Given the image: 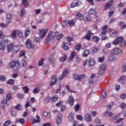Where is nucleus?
I'll return each mask as SVG.
<instances>
[{
	"mask_svg": "<svg viewBox=\"0 0 126 126\" xmlns=\"http://www.w3.org/2000/svg\"><path fill=\"white\" fill-rule=\"evenodd\" d=\"M58 34L59 32H54L53 31H50L46 37V41L50 42V41H52V40H54V39L57 37V35Z\"/></svg>",
	"mask_w": 126,
	"mask_h": 126,
	"instance_id": "obj_1",
	"label": "nucleus"
},
{
	"mask_svg": "<svg viewBox=\"0 0 126 126\" xmlns=\"http://www.w3.org/2000/svg\"><path fill=\"white\" fill-rule=\"evenodd\" d=\"M12 98V95L11 94H8L6 95V99H3L1 103V105H3V107H4V105H7V106H8L9 105V100Z\"/></svg>",
	"mask_w": 126,
	"mask_h": 126,
	"instance_id": "obj_2",
	"label": "nucleus"
},
{
	"mask_svg": "<svg viewBox=\"0 0 126 126\" xmlns=\"http://www.w3.org/2000/svg\"><path fill=\"white\" fill-rule=\"evenodd\" d=\"M95 11H96L95 9H91L89 11V14H87L86 16H85V20L87 21H90V20H91V16H90V15L94 14Z\"/></svg>",
	"mask_w": 126,
	"mask_h": 126,
	"instance_id": "obj_3",
	"label": "nucleus"
},
{
	"mask_svg": "<svg viewBox=\"0 0 126 126\" xmlns=\"http://www.w3.org/2000/svg\"><path fill=\"white\" fill-rule=\"evenodd\" d=\"M9 65L12 68H13L15 66L16 67H19L20 66V62L18 60L12 61L10 62Z\"/></svg>",
	"mask_w": 126,
	"mask_h": 126,
	"instance_id": "obj_4",
	"label": "nucleus"
},
{
	"mask_svg": "<svg viewBox=\"0 0 126 126\" xmlns=\"http://www.w3.org/2000/svg\"><path fill=\"white\" fill-rule=\"evenodd\" d=\"M8 41L6 39H3L0 42V50L1 51H4V48L7 46Z\"/></svg>",
	"mask_w": 126,
	"mask_h": 126,
	"instance_id": "obj_5",
	"label": "nucleus"
},
{
	"mask_svg": "<svg viewBox=\"0 0 126 126\" xmlns=\"http://www.w3.org/2000/svg\"><path fill=\"white\" fill-rule=\"evenodd\" d=\"M38 31L39 37L41 38V39H43V38L46 36V34L48 33V29H46L45 30L44 29L42 30L39 29Z\"/></svg>",
	"mask_w": 126,
	"mask_h": 126,
	"instance_id": "obj_6",
	"label": "nucleus"
},
{
	"mask_svg": "<svg viewBox=\"0 0 126 126\" xmlns=\"http://www.w3.org/2000/svg\"><path fill=\"white\" fill-rule=\"evenodd\" d=\"M26 46L28 49H33L35 45L32 44L31 40L29 39H27L26 42Z\"/></svg>",
	"mask_w": 126,
	"mask_h": 126,
	"instance_id": "obj_7",
	"label": "nucleus"
},
{
	"mask_svg": "<svg viewBox=\"0 0 126 126\" xmlns=\"http://www.w3.org/2000/svg\"><path fill=\"white\" fill-rule=\"evenodd\" d=\"M106 68H107V66L105 64L101 65L98 72L99 75H102V74H104L105 70H106Z\"/></svg>",
	"mask_w": 126,
	"mask_h": 126,
	"instance_id": "obj_8",
	"label": "nucleus"
},
{
	"mask_svg": "<svg viewBox=\"0 0 126 126\" xmlns=\"http://www.w3.org/2000/svg\"><path fill=\"white\" fill-rule=\"evenodd\" d=\"M85 77V74H82L81 75H77V74H74V78L75 80H77L78 81H79L81 79H83Z\"/></svg>",
	"mask_w": 126,
	"mask_h": 126,
	"instance_id": "obj_9",
	"label": "nucleus"
},
{
	"mask_svg": "<svg viewBox=\"0 0 126 126\" xmlns=\"http://www.w3.org/2000/svg\"><path fill=\"white\" fill-rule=\"evenodd\" d=\"M57 80H58V78H57V76L56 75L52 76L51 78V83H50V86H53V85H55Z\"/></svg>",
	"mask_w": 126,
	"mask_h": 126,
	"instance_id": "obj_10",
	"label": "nucleus"
},
{
	"mask_svg": "<svg viewBox=\"0 0 126 126\" xmlns=\"http://www.w3.org/2000/svg\"><path fill=\"white\" fill-rule=\"evenodd\" d=\"M93 36V33H92L90 31H88L87 35L85 36V39L88 41H90L91 36Z\"/></svg>",
	"mask_w": 126,
	"mask_h": 126,
	"instance_id": "obj_11",
	"label": "nucleus"
},
{
	"mask_svg": "<svg viewBox=\"0 0 126 126\" xmlns=\"http://www.w3.org/2000/svg\"><path fill=\"white\" fill-rule=\"evenodd\" d=\"M85 121L87 122V123H90L92 121V118L91 117V115L89 114H87L85 116Z\"/></svg>",
	"mask_w": 126,
	"mask_h": 126,
	"instance_id": "obj_12",
	"label": "nucleus"
},
{
	"mask_svg": "<svg viewBox=\"0 0 126 126\" xmlns=\"http://www.w3.org/2000/svg\"><path fill=\"white\" fill-rule=\"evenodd\" d=\"M67 74H68V70H67V69H65L63 71L62 75L60 76L59 77L60 80H62V79H63V78H64V76H65V75H67Z\"/></svg>",
	"mask_w": 126,
	"mask_h": 126,
	"instance_id": "obj_13",
	"label": "nucleus"
},
{
	"mask_svg": "<svg viewBox=\"0 0 126 126\" xmlns=\"http://www.w3.org/2000/svg\"><path fill=\"white\" fill-rule=\"evenodd\" d=\"M124 41V38L123 37H118L113 42L114 45H118L119 43H122Z\"/></svg>",
	"mask_w": 126,
	"mask_h": 126,
	"instance_id": "obj_14",
	"label": "nucleus"
},
{
	"mask_svg": "<svg viewBox=\"0 0 126 126\" xmlns=\"http://www.w3.org/2000/svg\"><path fill=\"white\" fill-rule=\"evenodd\" d=\"M20 51V47L18 45L14 46L13 47V52L14 54H17Z\"/></svg>",
	"mask_w": 126,
	"mask_h": 126,
	"instance_id": "obj_15",
	"label": "nucleus"
},
{
	"mask_svg": "<svg viewBox=\"0 0 126 126\" xmlns=\"http://www.w3.org/2000/svg\"><path fill=\"white\" fill-rule=\"evenodd\" d=\"M62 118H63V115H62V114H59L56 120L57 125H60L62 123Z\"/></svg>",
	"mask_w": 126,
	"mask_h": 126,
	"instance_id": "obj_16",
	"label": "nucleus"
},
{
	"mask_svg": "<svg viewBox=\"0 0 126 126\" xmlns=\"http://www.w3.org/2000/svg\"><path fill=\"white\" fill-rule=\"evenodd\" d=\"M68 104L71 106H73V104H74V99L73 97L70 96L68 99Z\"/></svg>",
	"mask_w": 126,
	"mask_h": 126,
	"instance_id": "obj_17",
	"label": "nucleus"
},
{
	"mask_svg": "<svg viewBox=\"0 0 126 126\" xmlns=\"http://www.w3.org/2000/svg\"><path fill=\"white\" fill-rule=\"evenodd\" d=\"M113 2H114V0H111L109 1L108 3H107L105 5V10H106V9H108L109 7H110V6H112V5L113 4Z\"/></svg>",
	"mask_w": 126,
	"mask_h": 126,
	"instance_id": "obj_18",
	"label": "nucleus"
},
{
	"mask_svg": "<svg viewBox=\"0 0 126 126\" xmlns=\"http://www.w3.org/2000/svg\"><path fill=\"white\" fill-rule=\"evenodd\" d=\"M116 59L117 58L114 55H110L108 58V60L109 61V62H114V61H116Z\"/></svg>",
	"mask_w": 126,
	"mask_h": 126,
	"instance_id": "obj_19",
	"label": "nucleus"
},
{
	"mask_svg": "<svg viewBox=\"0 0 126 126\" xmlns=\"http://www.w3.org/2000/svg\"><path fill=\"white\" fill-rule=\"evenodd\" d=\"M48 60H49V63H52V64L55 63V61L54 59V55H50Z\"/></svg>",
	"mask_w": 126,
	"mask_h": 126,
	"instance_id": "obj_20",
	"label": "nucleus"
},
{
	"mask_svg": "<svg viewBox=\"0 0 126 126\" xmlns=\"http://www.w3.org/2000/svg\"><path fill=\"white\" fill-rule=\"evenodd\" d=\"M67 40V44L69 46H71V41H73V38L68 36L66 37Z\"/></svg>",
	"mask_w": 126,
	"mask_h": 126,
	"instance_id": "obj_21",
	"label": "nucleus"
},
{
	"mask_svg": "<svg viewBox=\"0 0 126 126\" xmlns=\"http://www.w3.org/2000/svg\"><path fill=\"white\" fill-rule=\"evenodd\" d=\"M68 119L69 122H73V121H74L73 114L72 113H70L68 115Z\"/></svg>",
	"mask_w": 126,
	"mask_h": 126,
	"instance_id": "obj_22",
	"label": "nucleus"
},
{
	"mask_svg": "<svg viewBox=\"0 0 126 126\" xmlns=\"http://www.w3.org/2000/svg\"><path fill=\"white\" fill-rule=\"evenodd\" d=\"M113 53L115 54H121V53H123V51H122V50H121L119 48H115L113 50Z\"/></svg>",
	"mask_w": 126,
	"mask_h": 126,
	"instance_id": "obj_23",
	"label": "nucleus"
},
{
	"mask_svg": "<svg viewBox=\"0 0 126 126\" xmlns=\"http://www.w3.org/2000/svg\"><path fill=\"white\" fill-rule=\"evenodd\" d=\"M76 16L78 20H82V19H83V17L80 13H77Z\"/></svg>",
	"mask_w": 126,
	"mask_h": 126,
	"instance_id": "obj_24",
	"label": "nucleus"
},
{
	"mask_svg": "<svg viewBox=\"0 0 126 126\" xmlns=\"http://www.w3.org/2000/svg\"><path fill=\"white\" fill-rule=\"evenodd\" d=\"M13 43H10L7 46V51L8 52H10L11 50H13Z\"/></svg>",
	"mask_w": 126,
	"mask_h": 126,
	"instance_id": "obj_25",
	"label": "nucleus"
},
{
	"mask_svg": "<svg viewBox=\"0 0 126 126\" xmlns=\"http://www.w3.org/2000/svg\"><path fill=\"white\" fill-rule=\"evenodd\" d=\"M92 39L94 42H95V43H98L99 42V40H100V38H99V37L98 36H94L92 37Z\"/></svg>",
	"mask_w": 126,
	"mask_h": 126,
	"instance_id": "obj_26",
	"label": "nucleus"
},
{
	"mask_svg": "<svg viewBox=\"0 0 126 126\" xmlns=\"http://www.w3.org/2000/svg\"><path fill=\"white\" fill-rule=\"evenodd\" d=\"M94 64H95V61H94V60H93V59H91L89 61V66H93V65H94Z\"/></svg>",
	"mask_w": 126,
	"mask_h": 126,
	"instance_id": "obj_27",
	"label": "nucleus"
},
{
	"mask_svg": "<svg viewBox=\"0 0 126 126\" xmlns=\"http://www.w3.org/2000/svg\"><path fill=\"white\" fill-rule=\"evenodd\" d=\"M16 34H17V31L16 30H14L12 32L11 37L13 39L16 38Z\"/></svg>",
	"mask_w": 126,
	"mask_h": 126,
	"instance_id": "obj_28",
	"label": "nucleus"
},
{
	"mask_svg": "<svg viewBox=\"0 0 126 126\" xmlns=\"http://www.w3.org/2000/svg\"><path fill=\"white\" fill-rule=\"evenodd\" d=\"M59 98V97L58 95H54L53 97H52L51 99V101L52 102H56L58 101V99Z\"/></svg>",
	"mask_w": 126,
	"mask_h": 126,
	"instance_id": "obj_29",
	"label": "nucleus"
},
{
	"mask_svg": "<svg viewBox=\"0 0 126 126\" xmlns=\"http://www.w3.org/2000/svg\"><path fill=\"white\" fill-rule=\"evenodd\" d=\"M67 58L66 55H64V57H62L60 58V61L62 63H63V62H65V61H66Z\"/></svg>",
	"mask_w": 126,
	"mask_h": 126,
	"instance_id": "obj_30",
	"label": "nucleus"
},
{
	"mask_svg": "<svg viewBox=\"0 0 126 126\" xmlns=\"http://www.w3.org/2000/svg\"><path fill=\"white\" fill-rule=\"evenodd\" d=\"M75 56H76V53L74 51L72 52L70 54V57L69 59L70 60H73V59H74V57H75Z\"/></svg>",
	"mask_w": 126,
	"mask_h": 126,
	"instance_id": "obj_31",
	"label": "nucleus"
},
{
	"mask_svg": "<svg viewBox=\"0 0 126 126\" xmlns=\"http://www.w3.org/2000/svg\"><path fill=\"white\" fill-rule=\"evenodd\" d=\"M22 5L25 7L28 6V1L27 0H23L22 1Z\"/></svg>",
	"mask_w": 126,
	"mask_h": 126,
	"instance_id": "obj_32",
	"label": "nucleus"
},
{
	"mask_svg": "<svg viewBox=\"0 0 126 126\" xmlns=\"http://www.w3.org/2000/svg\"><path fill=\"white\" fill-rule=\"evenodd\" d=\"M7 83L9 85H13L14 84V80L12 79H9L7 81Z\"/></svg>",
	"mask_w": 126,
	"mask_h": 126,
	"instance_id": "obj_33",
	"label": "nucleus"
},
{
	"mask_svg": "<svg viewBox=\"0 0 126 126\" xmlns=\"http://www.w3.org/2000/svg\"><path fill=\"white\" fill-rule=\"evenodd\" d=\"M28 35H30V29H27L25 32V37H28Z\"/></svg>",
	"mask_w": 126,
	"mask_h": 126,
	"instance_id": "obj_34",
	"label": "nucleus"
},
{
	"mask_svg": "<svg viewBox=\"0 0 126 126\" xmlns=\"http://www.w3.org/2000/svg\"><path fill=\"white\" fill-rule=\"evenodd\" d=\"M90 53V52L89 50H85L83 53V57L84 58H86V57H87L88 56V55H89Z\"/></svg>",
	"mask_w": 126,
	"mask_h": 126,
	"instance_id": "obj_35",
	"label": "nucleus"
},
{
	"mask_svg": "<svg viewBox=\"0 0 126 126\" xmlns=\"http://www.w3.org/2000/svg\"><path fill=\"white\" fill-rule=\"evenodd\" d=\"M23 90L26 94H27L28 92H29V88H28L27 86L23 87Z\"/></svg>",
	"mask_w": 126,
	"mask_h": 126,
	"instance_id": "obj_36",
	"label": "nucleus"
},
{
	"mask_svg": "<svg viewBox=\"0 0 126 126\" xmlns=\"http://www.w3.org/2000/svg\"><path fill=\"white\" fill-rule=\"evenodd\" d=\"M25 16V9H22L20 12V17H24Z\"/></svg>",
	"mask_w": 126,
	"mask_h": 126,
	"instance_id": "obj_37",
	"label": "nucleus"
},
{
	"mask_svg": "<svg viewBox=\"0 0 126 126\" xmlns=\"http://www.w3.org/2000/svg\"><path fill=\"white\" fill-rule=\"evenodd\" d=\"M81 48V44H77L75 48L76 51H77L78 52L80 51Z\"/></svg>",
	"mask_w": 126,
	"mask_h": 126,
	"instance_id": "obj_38",
	"label": "nucleus"
},
{
	"mask_svg": "<svg viewBox=\"0 0 126 126\" xmlns=\"http://www.w3.org/2000/svg\"><path fill=\"white\" fill-rule=\"evenodd\" d=\"M17 36L19 38H22L23 37V33L22 32L17 30Z\"/></svg>",
	"mask_w": 126,
	"mask_h": 126,
	"instance_id": "obj_39",
	"label": "nucleus"
},
{
	"mask_svg": "<svg viewBox=\"0 0 126 126\" xmlns=\"http://www.w3.org/2000/svg\"><path fill=\"white\" fill-rule=\"evenodd\" d=\"M104 114L107 115L108 117H112V116H113V113L109 111V110H107L106 111H105Z\"/></svg>",
	"mask_w": 126,
	"mask_h": 126,
	"instance_id": "obj_40",
	"label": "nucleus"
},
{
	"mask_svg": "<svg viewBox=\"0 0 126 126\" xmlns=\"http://www.w3.org/2000/svg\"><path fill=\"white\" fill-rule=\"evenodd\" d=\"M119 25H120V26L121 27V28L122 29H124V28H126V25H125V22H121L119 23Z\"/></svg>",
	"mask_w": 126,
	"mask_h": 126,
	"instance_id": "obj_41",
	"label": "nucleus"
},
{
	"mask_svg": "<svg viewBox=\"0 0 126 126\" xmlns=\"http://www.w3.org/2000/svg\"><path fill=\"white\" fill-rule=\"evenodd\" d=\"M10 124H11V121L10 120H7L4 123L3 126H7L10 125Z\"/></svg>",
	"mask_w": 126,
	"mask_h": 126,
	"instance_id": "obj_42",
	"label": "nucleus"
},
{
	"mask_svg": "<svg viewBox=\"0 0 126 126\" xmlns=\"http://www.w3.org/2000/svg\"><path fill=\"white\" fill-rule=\"evenodd\" d=\"M101 95L103 99H105L106 97H107V93L106 92V91H103L101 93Z\"/></svg>",
	"mask_w": 126,
	"mask_h": 126,
	"instance_id": "obj_43",
	"label": "nucleus"
},
{
	"mask_svg": "<svg viewBox=\"0 0 126 126\" xmlns=\"http://www.w3.org/2000/svg\"><path fill=\"white\" fill-rule=\"evenodd\" d=\"M63 49H64V50H65L66 51L68 50V49H69L68 46H66L65 42L63 43Z\"/></svg>",
	"mask_w": 126,
	"mask_h": 126,
	"instance_id": "obj_44",
	"label": "nucleus"
},
{
	"mask_svg": "<svg viewBox=\"0 0 126 126\" xmlns=\"http://www.w3.org/2000/svg\"><path fill=\"white\" fill-rule=\"evenodd\" d=\"M21 105L19 104L15 106V109L17 110V111H20V110H21Z\"/></svg>",
	"mask_w": 126,
	"mask_h": 126,
	"instance_id": "obj_45",
	"label": "nucleus"
},
{
	"mask_svg": "<svg viewBox=\"0 0 126 126\" xmlns=\"http://www.w3.org/2000/svg\"><path fill=\"white\" fill-rule=\"evenodd\" d=\"M79 109H80V105L79 104H76L74 106V110L75 112H77L79 110Z\"/></svg>",
	"mask_w": 126,
	"mask_h": 126,
	"instance_id": "obj_46",
	"label": "nucleus"
},
{
	"mask_svg": "<svg viewBox=\"0 0 126 126\" xmlns=\"http://www.w3.org/2000/svg\"><path fill=\"white\" fill-rule=\"evenodd\" d=\"M44 63V58H41L39 62H38L39 66H41V65H43Z\"/></svg>",
	"mask_w": 126,
	"mask_h": 126,
	"instance_id": "obj_47",
	"label": "nucleus"
},
{
	"mask_svg": "<svg viewBox=\"0 0 126 126\" xmlns=\"http://www.w3.org/2000/svg\"><path fill=\"white\" fill-rule=\"evenodd\" d=\"M39 91H40V89L39 88H35L33 90V92L34 94H36L38 93Z\"/></svg>",
	"mask_w": 126,
	"mask_h": 126,
	"instance_id": "obj_48",
	"label": "nucleus"
},
{
	"mask_svg": "<svg viewBox=\"0 0 126 126\" xmlns=\"http://www.w3.org/2000/svg\"><path fill=\"white\" fill-rule=\"evenodd\" d=\"M98 51H99V49H98V48H97L96 47L94 46L93 48L92 49V51L94 53H97V52H98Z\"/></svg>",
	"mask_w": 126,
	"mask_h": 126,
	"instance_id": "obj_49",
	"label": "nucleus"
},
{
	"mask_svg": "<svg viewBox=\"0 0 126 126\" xmlns=\"http://www.w3.org/2000/svg\"><path fill=\"white\" fill-rule=\"evenodd\" d=\"M50 100L51 98H50V96H47L44 100V103H49Z\"/></svg>",
	"mask_w": 126,
	"mask_h": 126,
	"instance_id": "obj_50",
	"label": "nucleus"
},
{
	"mask_svg": "<svg viewBox=\"0 0 126 126\" xmlns=\"http://www.w3.org/2000/svg\"><path fill=\"white\" fill-rule=\"evenodd\" d=\"M22 66H23V67L27 66V63L26 62V61H25V60H22Z\"/></svg>",
	"mask_w": 126,
	"mask_h": 126,
	"instance_id": "obj_51",
	"label": "nucleus"
},
{
	"mask_svg": "<svg viewBox=\"0 0 126 126\" xmlns=\"http://www.w3.org/2000/svg\"><path fill=\"white\" fill-rule=\"evenodd\" d=\"M68 24L70 26H73V25H74V22H73V20H71L68 22Z\"/></svg>",
	"mask_w": 126,
	"mask_h": 126,
	"instance_id": "obj_52",
	"label": "nucleus"
},
{
	"mask_svg": "<svg viewBox=\"0 0 126 126\" xmlns=\"http://www.w3.org/2000/svg\"><path fill=\"white\" fill-rule=\"evenodd\" d=\"M43 116L45 118H48V117H49V116H50V113H49L47 112H43Z\"/></svg>",
	"mask_w": 126,
	"mask_h": 126,
	"instance_id": "obj_53",
	"label": "nucleus"
},
{
	"mask_svg": "<svg viewBox=\"0 0 126 126\" xmlns=\"http://www.w3.org/2000/svg\"><path fill=\"white\" fill-rule=\"evenodd\" d=\"M78 6V3H72L70 5V7H75V6Z\"/></svg>",
	"mask_w": 126,
	"mask_h": 126,
	"instance_id": "obj_54",
	"label": "nucleus"
},
{
	"mask_svg": "<svg viewBox=\"0 0 126 126\" xmlns=\"http://www.w3.org/2000/svg\"><path fill=\"white\" fill-rule=\"evenodd\" d=\"M126 41H124V42H122L120 44V46L121 48H124V47H126Z\"/></svg>",
	"mask_w": 126,
	"mask_h": 126,
	"instance_id": "obj_55",
	"label": "nucleus"
},
{
	"mask_svg": "<svg viewBox=\"0 0 126 126\" xmlns=\"http://www.w3.org/2000/svg\"><path fill=\"white\" fill-rule=\"evenodd\" d=\"M33 40L36 43H40V39L37 37H34Z\"/></svg>",
	"mask_w": 126,
	"mask_h": 126,
	"instance_id": "obj_56",
	"label": "nucleus"
},
{
	"mask_svg": "<svg viewBox=\"0 0 126 126\" xmlns=\"http://www.w3.org/2000/svg\"><path fill=\"white\" fill-rule=\"evenodd\" d=\"M76 119L77 120H79V121H82L83 120V118L81 115H77Z\"/></svg>",
	"mask_w": 126,
	"mask_h": 126,
	"instance_id": "obj_57",
	"label": "nucleus"
},
{
	"mask_svg": "<svg viewBox=\"0 0 126 126\" xmlns=\"http://www.w3.org/2000/svg\"><path fill=\"white\" fill-rule=\"evenodd\" d=\"M20 124H21L22 125H24V123H25V120L23 118H21L19 119V122Z\"/></svg>",
	"mask_w": 126,
	"mask_h": 126,
	"instance_id": "obj_58",
	"label": "nucleus"
},
{
	"mask_svg": "<svg viewBox=\"0 0 126 126\" xmlns=\"http://www.w3.org/2000/svg\"><path fill=\"white\" fill-rule=\"evenodd\" d=\"M0 81H5V77L2 75L0 76Z\"/></svg>",
	"mask_w": 126,
	"mask_h": 126,
	"instance_id": "obj_59",
	"label": "nucleus"
},
{
	"mask_svg": "<svg viewBox=\"0 0 126 126\" xmlns=\"http://www.w3.org/2000/svg\"><path fill=\"white\" fill-rule=\"evenodd\" d=\"M126 78V76H122L120 77V78L118 80V81H122L123 80H124Z\"/></svg>",
	"mask_w": 126,
	"mask_h": 126,
	"instance_id": "obj_60",
	"label": "nucleus"
},
{
	"mask_svg": "<svg viewBox=\"0 0 126 126\" xmlns=\"http://www.w3.org/2000/svg\"><path fill=\"white\" fill-rule=\"evenodd\" d=\"M7 26V24H4L3 23L0 24V27H2V28H6Z\"/></svg>",
	"mask_w": 126,
	"mask_h": 126,
	"instance_id": "obj_61",
	"label": "nucleus"
},
{
	"mask_svg": "<svg viewBox=\"0 0 126 126\" xmlns=\"http://www.w3.org/2000/svg\"><path fill=\"white\" fill-rule=\"evenodd\" d=\"M23 56H25V51H22L20 52V57H23Z\"/></svg>",
	"mask_w": 126,
	"mask_h": 126,
	"instance_id": "obj_62",
	"label": "nucleus"
},
{
	"mask_svg": "<svg viewBox=\"0 0 126 126\" xmlns=\"http://www.w3.org/2000/svg\"><path fill=\"white\" fill-rule=\"evenodd\" d=\"M57 107H61L63 106V101H60L56 104Z\"/></svg>",
	"mask_w": 126,
	"mask_h": 126,
	"instance_id": "obj_63",
	"label": "nucleus"
},
{
	"mask_svg": "<svg viewBox=\"0 0 126 126\" xmlns=\"http://www.w3.org/2000/svg\"><path fill=\"white\" fill-rule=\"evenodd\" d=\"M122 71L125 72L126 71V64H124L122 67Z\"/></svg>",
	"mask_w": 126,
	"mask_h": 126,
	"instance_id": "obj_64",
	"label": "nucleus"
}]
</instances>
